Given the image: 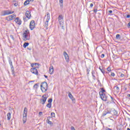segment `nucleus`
<instances>
[{
	"label": "nucleus",
	"mask_w": 130,
	"mask_h": 130,
	"mask_svg": "<svg viewBox=\"0 0 130 130\" xmlns=\"http://www.w3.org/2000/svg\"><path fill=\"white\" fill-rule=\"evenodd\" d=\"M39 115H42V114H43L42 112H40L39 113Z\"/></svg>",
	"instance_id": "obj_46"
},
{
	"label": "nucleus",
	"mask_w": 130,
	"mask_h": 130,
	"mask_svg": "<svg viewBox=\"0 0 130 130\" xmlns=\"http://www.w3.org/2000/svg\"><path fill=\"white\" fill-rule=\"evenodd\" d=\"M25 17H26V18L29 20V19L31 18V12L29 11H27L25 12Z\"/></svg>",
	"instance_id": "obj_13"
},
{
	"label": "nucleus",
	"mask_w": 130,
	"mask_h": 130,
	"mask_svg": "<svg viewBox=\"0 0 130 130\" xmlns=\"http://www.w3.org/2000/svg\"><path fill=\"white\" fill-rule=\"evenodd\" d=\"M127 130H130V128H127Z\"/></svg>",
	"instance_id": "obj_58"
},
{
	"label": "nucleus",
	"mask_w": 130,
	"mask_h": 130,
	"mask_svg": "<svg viewBox=\"0 0 130 130\" xmlns=\"http://www.w3.org/2000/svg\"><path fill=\"white\" fill-rule=\"evenodd\" d=\"M116 39H120V35L117 34L116 36Z\"/></svg>",
	"instance_id": "obj_30"
},
{
	"label": "nucleus",
	"mask_w": 130,
	"mask_h": 130,
	"mask_svg": "<svg viewBox=\"0 0 130 130\" xmlns=\"http://www.w3.org/2000/svg\"><path fill=\"white\" fill-rule=\"evenodd\" d=\"M6 20H7V21H12V20H13V19H12V17H11L10 16H9L8 17H7L6 18Z\"/></svg>",
	"instance_id": "obj_26"
},
{
	"label": "nucleus",
	"mask_w": 130,
	"mask_h": 130,
	"mask_svg": "<svg viewBox=\"0 0 130 130\" xmlns=\"http://www.w3.org/2000/svg\"><path fill=\"white\" fill-rule=\"evenodd\" d=\"M71 129L72 130H76V129H75V127H74V126H71Z\"/></svg>",
	"instance_id": "obj_43"
},
{
	"label": "nucleus",
	"mask_w": 130,
	"mask_h": 130,
	"mask_svg": "<svg viewBox=\"0 0 130 130\" xmlns=\"http://www.w3.org/2000/svg\"><path fill=\"white\" fill-rule=\"evenodd\" d=\"M93 6H94V5L93 4H92V3L90 4V8H93Z\"/></svg>",
	"instance_id": "obj_42"
},
{
	"label": "nucleus",
	"mask_w": 130,
	"mask_h": 130,
	"mask_svg": "<svg viewBox=\"0 0 130 130\" xmlns=\"http://www.w3.org/2000/svg\"><path fill=\"white\" fill-rule=\"evenodd\" d=\"M100 96L103 101H106L107 100V97L105 95V93H100Z\"/></svg>",
	"instance_id": "obj_9"
},
{
	"label": "nucleus",
	"mask_w": 130,
	"mask_h": 130,
	"mask_svg": "<svg viewBox=\"0 0 130 130\" xmlns=\"http://www.w3.org/2000/svg\"><path fill=\"white\" fill-rule=\"evenodd\" d=\"M11 113H7V120H10L11 119Z\"/></svg>",
	"instance_id": "obj_21"
},
{
	"label": "nucleus",
	"mask_w": 130,
	"mask_h": 130,
	"mask_svg": "<svg viewBox=\"0 0 130 130\" xmlns=\"http://www.w3.org/2000/svg\"><path fill=\"white\" fill-rule=\"evenodd\" d=\"M120 77H121V78H123V77H124V74H121L120 75Z\"/></svg>",
	"instance_id": "obj_41"
},
{
	"label": "nucleus",
	"mask_w": 130,
	"mask_h": 130,
	"mask_svg": "<svg viewBox=\"0 0 130 130\" xmlns=\"http://www.w3.org/2000/svg\"><path fill=\"white\" fill-rule=\"evenodd\" d=\"M42 99H41L40 103L41 104H45V102H46V100H47V97L46 96V95H43L42 96Z\"/></svg>",
	"instance_id": "obj_5"
},
{
	"label": "nucleus",
	"mask_w": 130,
	"mask_h": 130,
	"mask_svg": "<svg viewBox=\"0 0 130 130\" xmlns=\"http://www.w3.org/2000/svg\"><path fill=\"white\" fill-rule=\"evenodd\" d=\"M59 3H60V8H63V5L62 4L63 3V0H59Z\"/></svg>",
	"instance_id": "obj_20"
},
{
	"label": "nucleus",
	"mask_w": 130,
	"mask_h": 130,
	"mask_svg": "<svg viewBox=\"0 0 130 130\" xmlns=\"http://www.w3.org/2000/svg\"><path fill=\"white\" fill-rule=\"evenodd\" d=\"M44 76L45 77V78H46V79H47V78H48V76L44 75Z\"/></svg>",
	"instance_id": "obj_50"
},
{
	"label": "nucleus",
	"mask_w": 130,
	"mask_h": 130,
	"mask_svg": "<svg viewBox=\"0 0 130 130\" xmlns=\"http://www.w3.org/2000/svg\"><path fill=\"white\" fill-rule=\"evenodd\" d=\"M108 72H111V69H110V67H108L107 69Z\"/></svg>",
	"instance_id": "obj_37"
},
{
	"label": "nucleus",
	"mask_w": 130,
	"mask_h": 130,
	"mask_svg": "<svg viewBox=\"0 0 130 130\" xmlns=\"http://www.w3.org/2000/svg\"><path fill=\"white\" fill-rule=\"evenodd\" d=\"M10 38H11V39H12V40H15V39H14V36H13V35L10 36Z\"/></svg>",
	"instance_id": "obj_40"
},
{
	"label": "nucleus",
	"mask_w": 130,
	"mask_h": 130,
	"mask_svg": "<svg viewBox=\"0 0 130 130\" xmlns=\"http://www.w3.org/2000/svg\"><path fill=\"white\" fill-rule=\"evenodd\" d=\"M23 20L24 22H27V17L26 16H23Z\"/></svg>",
	"instance_id": "obj_35"
},
{
	"label": "nucleus",
	"mask_w": 130,
	"mask_h": 130,
	"mask_svg": "<svg viewBox=\"0 0 130 130\" xmlns=\"http://www.w3.org/2000/svg\"><path fill=\"white\" fill-rule=\"evenodd\" d=\"M10 17H11V19H12V20H14V19L16 18V15H15V14H13L12 15H10Z\"/></svg>",
	"instance_id": "obj_29"
},
{
	"label": "nucleus",
	"mask_w": 130,
	"mask_h": 130,
	"mask_svg": "<svg viewBox=\"0 0 130 130\" xmlns=\"http://www.w3.org/2000/svg\"><path fill=\"white\" fill-rule=\"evenodd\" d=\"M111 76L112 77H114V76H115V74H114V73H111Z\"/></svg>",
	"instance_id": "obj_39"
},
{
	"label": "nucleus",
	"mask_w": 130,
	"mask_h": 130,
	"mask_svg": "<svg viewBox=\"0 0 130 130\" xmlns=\"http://www.w3.org/2000/svg\"><path fill=\"white\" fill-rule=\"evenodd\" d=\"M126 18H130V15H127L126 16Z\"/></svg>",
	"instance_id": "obj_51"
},
{
	"label": "nucleus",
	"mask_w": 130,
	"mask_h": 130,
	"mask_svg": "<svg viewBox=\"0 0 130 130\" xmlns=\"http://www.w3.org/2000/svg\"><path fill=\"white\" fill-rule=\"evenodd\" d=\"M68 96H69V98H70V99H71L72 102H73V103H75L76 99L74 98V96H73V94H72V93H71V92H69Z\"/></svg>",
	"instance_id": "obj_10"
},
{
	"label": "nucleus",
	"mask_w": 130,
	"mask_h": 130,
	"mask_svg": "<svg viewBox=\"0 0 130 130\" xmlns=\"http://www.w3.org/2000/svg\"><path fill=\"white\" fill-rule=\"evenodd\" d=\"M99 69H100L101 72H102V74H103L104 75V74H105V71L103 69H101V68H100V67Z\"/></svg>",
	"instance_id": "obj_28"
},
{
	"label": "nucleus",
	"mask_w": 130,
	"mask_h": 130,
	"mask_svg": "<svg viewBox=\"0 0 130 130\" xmlns=\"http://www.w3.org/2000/svg\"><path fill=\"white\" fill-rule=\"evenodd\" d=\"M113 114V115H115L116 116H117L118 113L115 109H113L112 111H105L103 113L102 116H105V115H107V114Z\"/></svg>",
	"instance_id": "obj_2"
},
{
	"label": "nucleus",
	"mask_w": 130,
	"mask_h": 130,
	"mask_svg": "<svg viewBox=\"0 0 130 130\" xmlns=\"http://www.w3.org/2000/svg\"><path fill=\"white\" fill-rule=\"evenodd\" d=\"M48 87V85L46 82H44L42 83L41 85V90L43 93H45L47 91V88Z\"/></svg>",
	"instance_id": "obj_4"
},
{
	"label": "nucleus",
	"mask_w": 130,
	"mask_h": 130,
	"mask_svg": "<svg viewBox=\"0 0 130 130\" xmlns=\"http://www.w3.org/2000/svg\"><path fill=\"white\" fill-rule=\"evenodd\" d=\"M47 122L48 124H50V125H52L53 124V123H52L51 121H50L48 119H47Z\"/></svg>",
	"instance_id": "obj_24"
},
{
	"label": "nucleus",
	"mask_w": 130,
	"mask_h": 130,
	"mask_svg": "<svg viewBox=\"0 0 130 130\" xmlns=\"http://www.w3.org/2000/svg\"><path fill=\"white\" fill-rule=\"evenodd\" d=\"M115 88H116V90L117 91V92H118V91H119V87L116 86H115Z\"/></svg>",
	"instance_id": "obj_33"
},
{
	"label": "nucleus",
	"mask_w": 130,
	"mask_h": 130,
	"mask_svg": "<svg viewBox=\"0 0 130 130\" xmlns=\"http://www.w3.org/2000/svg\"><path fill=\"white\" fill-rule=\"evenodd\" d=\"M30 72L32 74H34L35 75H36V76H38V71L36 69V67L35 68H31Z\"/></svg>",
	"instance_id": "obj_7"
},
{
	"label": "nucleus",
	"mask_w": 130,
	"mask_h": 130,
	"mask_svg": "<svg viewBox=\"0 0 130 130\" xmlns=\"http://www.w3.org/2000/svg\"><path fill=\"white\" fill-rule=\"evenodd\" d=\"M22 36L23 41H27V40H30V32H29V30H25L23 32Z\"/></svg>",
	"instance_id": "obj_1"
},
{
	"label": "nucleus",
	"mask_w": 130,
	"mask_h": 130,
	"mask_svg": "<svg viewBox=\"0 0 130 130\" xmlns=\"http://www.w3.org/2000/svg\"><path fill=\"white\" fill-rule=\"evenodd\" d=\"M49 104H51L52 103V99H49L48 101Z\"/></svg>",
	"instance_id": "obj_31"
},
{
	"label": "nucleus",
	"mask_w": 130,
	"mask_h": 130,
	"mask_svg": "<svg viewBox=\"0 0 130 130\" xmlns=\"http://www.w3.org/2000/svg\"><path fill=\"white\" fill-rule=\"evenodd\" d=\"M128 27H130V22L128 23Z\"/></svg>",
	"instance_id": "obj_53"
},
{
	"label": "nucleus",
	"mask_w": 130,
	"mask_h": 130,
	"mask_svg": "<svg viewBox=\"0 0 130 130\" xmlns=\"http://www.w3.org/2000/svg\"><path fill=\"white\" fill-rule=\"evenodd\" d=\"M46 106L48 107V108H51V104L48 103L47 104Z\"/></svg>",
	"instance_id": "obj_32"
},
{
	"label": "nucleus",
	"mask_w": 130,
	"mask_h": 130,
	"mask_svg": "<svg viewBox=\"0 0 130 130\" xmlns=\"http://www.w3.org/2000/svg\"><path fill=\"white\" fill-rule=\"evenodd\" d=\"M9 62L10 67L11 68L12 73V74H14L15 71H14V66H13V62H12V60L10 58L9 59Z\"/></svg>",
	"instance_id": "obj_11"
},
{
	"label": "nucleus",
	"mask_w": 130,
	"mask_h": 130,
	"mask_svg": "<svg viewBox=\"0 0 130 130\" xmlns=\"http://www.w3.org/2000/svg\"><path fill=\"white\" fill-rule=\"evenodd\" d=\"M48 22H49L48 20H46L45 22V27H46V28H47V27H48Z\"/></svg>",
	"instance_id": "obj_27"
},
{
	"label": "nucleus",
	"mask_w": 130,
	"mask_h": 130,
	"mask_svg": "<svg viewBox=\"0 0 130 130\" xmlns=\"http://www.w3.org/2000/svg\"><path fill=\"white\" fill-rule=\"evenodd\" d=\"M12 14H14V11H12L11 10H6L4 11L3 16H8V15H11Z\"/></svg>",
	"instance_id": "obj_8"
},
{
	"label": "nucleus",
	"mask_w": 130,
	"mask_h": 130,
	"mask_svg": "<svg viewBox=\"0 0 130 130\" xmlns=\"http://www.w3.org/2000/svg\"><path fill=\"white\" fill-rule=\"evenodd\" d=\"M111 98L112 100H113V98H112V96H111Z\"/></svg>",
	"instance_id": "obj_57"
},
{
	"label": "nucleus",
	"mask_w": 130,
	"mask_h": 130,
	"mask_svg": "<svg viewBox=\"0 0 130 130\" xmlns=\"http://www.w3.org/2000/svg\"><path fill=\"white\" fill-rule=\"evenodd\" d=\"M105 56V55L104 54H102V55L101 56V58H104Z\"/></svg>",
	"instance_id": "obj_38"
},
{
	"label": "nucleus",
	"mask_w": 130,
	"mask_h": 130,
	"mask_svg": "<svg viewBox=\"0 0 130 130\" xmlns=\"http://www.w3.org/2000/svg\"><path fill=\"white\" fill-rule=\"evenodd\" d=\"M45 17H46V21H49L50 20V14H49L48 12L47 13V15L45 16Z\"/></svg>",
	"instance_id": "obj_17"
},
{
	"label": "nucleus",
	"mask_w": 130,
	"mask_h": 130,
	"mask_svg": "<svg viewBox=\"0 0 130 130\" xmlns=\"http://www.w3.org/2000/svg\"><path fill=\"white\" fill-rule=\"evenodd\" d=\"M63 55L65 57V59L67 62H69V60H70V57H69V55L67 53V52L64 51L63 52Z\"/></svg>",
	"instance_id": "obj_12"
},
{
	"label": "nucleus",
	"mask_w": 130,
	"mask_h": 130,
	"mask_svg": "<svg viewBox=\"0 0 130 130\" xmlns=\"http://www.w3.org/2000/svg\"><path fill=\"white\" fill-rule=\"evenodd\" d=\"M59 26L61 29H64V22H63V16L62 15H60L58 17Z\"/></svg>",
	"instance_id": "obj_3"
},
{
	"label": "nucleus",
	"mask_w": 130,
	"mask_h": 130,
	"mask_svg": "<svg viewBox=\"0 0 130 130\" xmlns=\"http://www.w3.org/2000/svg\"><path fill=\"white\" fill-rule=\"evenodd\" d=\"M14 6H15V7H17L18 6V3H15Z\"/></svg>",
	"instance_id": "obj_47"
},
{
	"label": "nucleus",
	"mask_w": 130,
	"mask_h": 130,
	"mask_svg": "<svg viewBox=\"0 0 130 130\" xmlns=\"http://www.w3.org/2000/svg\"><path fill=\"white\" fill-rule=\"evenodd\" d=\"M34 66H35V63H31V67L32 68H34Z\"/></svg>",
	"instance_id": "obj_45"
},
{
	"label": "nucleus",
	"mask_w": 130,
	"mask_h": 130,
	"mask_svg": "<svg viewBox=\"0 0 130 130\" xmlns=\"http://www.w3.org/2000/svg\"><path fill=\"white\" fill-rule=\"evenodd\" d=\"M15 22H16V23H17V24L18 25H21L22 24V21L20 20V18L19 17H17L15 19Z\"/></svg>",
	"instance_id": "obj_15"
},
{
	"label": "nucleus",
	"mask_w": 130,
	"mask_h": 130,
	"mask_svg": "<svg viewBox=\"0 0 130 130\" xmlns=\"http://www.w3.org/2000/svg\"><path fill=\"white\" fill-rule=\"evenodd\" d=\"M29 2H34V0H29Z\"/></svg>",
	"instance_id": "obj_56"
},
{
	"label": "nucleus",
	"mask_w": 130,
	"mask_h": 130,
	"mask_svg": "<svg viewBox=\"0 0 130 130\" xmlns=\"http://www.w3.org/2000/svg\"><path fill=\"white\" fill-rule=\"evenodd\" d=\"M29 28L30 30H33L35 28V21L34 20H31L29 24Z\"/></svg>",
	"instance_id": "obj_6"
},
{
	"label": "nucleus",
	"mask_w": 130,
	"mask_h": 130,
	"mask_svg": "<svg viewBox=\"0 0 130 130\" xmlns=\"http://www.w3.org/2000/svg\"><path fill=\"white\" fill-rule=\"evenodd\" d=\"M127 96L129 98H130V94H128L127 95Z\"/></svg>",
	"instance_id": "obj_52"
},
{
	"label": "nucleus",
	"mask_w": 130,
	"mask_h": 130,
	"mask_svg": "<svg viewBox=\"0 0 130 130\" xmlns=\"http://www.w3.org/2000/svg\"><path fill=\"white\" fill-rule=\"evenodd\" d=\"M27 112H28V109H27V107H25L24 108L23 116H27Z\"/></svg>",
	"instance_id": "obj_16"
},
{
	"label": "nucleus",
	"mask_w": 130,
	"mask_h": 130,
	"mask_svg": "<svg viewBox=\"0 0 130 130\" xmlns=\"http://www.w3.org/2000/svg\"><path fill=\"white\" fill-rule=\"evenodd\" d=\"M107 130H112L111 128H108Z\"/></svg>",
	"instance_id": "obj_55"
},
{
	"label": "nucleus",
	"mask_w": 130,
	"mask_h": 130,
	"mask_svg": "<svg viewBox=\"0 0 130 130\" xmlns=\"http://www.w3.org/2000/svg\"><path fill=\"white\" fill-rule=\"evenodd\" d=\"M38 64H39L38 63H35V66L36 67Z\"/></svg>",
	"instance_id": "obj_54"
},
{
	"label": "nucleus",
	"mask_w": 130,
	"mask_h": 130,
	"mask_svg": "<svg viewBox=\"0 0 130 130\" xmlns=\"http://www.w3.org/2000/svg\"><path fill=\"white\" fill-rule=\"evenodd\" d=\"M34 88L37 89V88H38V84H35L34 86Z\"/></svg>",
	"instance_id": "obj_36"
},
{
	"label": "nucleus",
	"mask_w": 130,
	"mask_h": 130,
	"mask_svg": "<svg viewBox=\"0 0 130 130\" xmlns=\"http://www.w3.org/2000/svg\"><path fill=\"white\" fill-rule=\"evenodd\" d=\"M101 91H100L99 94H103V93H104V92H105V90L104 88H101Z\"/></svg>",
	"instance_id": "obj_22"
},
{
	"label": "nucleus",
	"mask_w": 130,
	"mask_h": 130,
	"mask_svg": "<svg viewBox=\"0 0 130 130\" xmlns=\"http://www.w3.org/2000/svg\"><path fill=\"white\" fill-rule=\"evenodd\" d=\"M27 116H23V123H26Z\"/></svg>",
	"instance_id": "obj_18"
},
{
	"label": "nucleus",
	"mask_w": 130,
	"mask_h": 130,
	"mask_svg": "<svg viewBox=\"0 0 130 130\" xmlns=\"http://www.w3.org/2000/svg\"><path fill=\"white\" fill-rule=\"evenodd\" d=\"M89 72H90V71L89 70V69H87V74L88 75V74H89Z\"/></svg>",
	"instance_id": "obj_49"
},
{
	"label": "nucleus",
	"mask_w": 130,
	"mask_h": 130,
	"mask_svg": "<svg viewBox=\"0 0 130 130\" xmlns=\"http://www.w3.org/2000/svg\"><path fill=\"white\" fill-rule=\"evenodd\" d=\"M30 4V0H26L24 3V6H27V5H29Z\"/></svg>",
	"instance_id": "obj_19"
},
{
	"label": "nucleus",
	"mask_w": 130,
	"mask_h": 130,
	"mask_svg": "<svg viewBox=\"0 0 130 130\" xmlns=\"http://www.w3.org/2000/svg\"><path fill=\"white\" fill-rule=\"evenodd\" d=\"M93 13H97V9L93 10Z\"/></svg>",
	"instance_id": "obj_44"
},
{
	"label": "nucleus",
	"mask_w": 130,
	"mask_h": 130,
	"mask_svg": "<svg viewBox=\"0 0 130 130\" xmlns=\"http://www.w3.org/2000/svg\"><path fill=\"white\" fill-rule=\"evenodd\" d=\"M0 125H2V124H0Z\"/></svg>",
	"instance_id": "obj_59"
},
{
	"label": "nucleus",
	"mask_w": 130,
	"mask_h": 130,
	"mask_svg": "<svg viewBox=\"0 0 130 130\" xmlns=\"http://www.w3.org/2000/svg\"><path fill=\"white\" fill-rule=\"evenodd\" d=\"M28 45H29V43H24L23 46V48H26Z\"/></svg>",
	"instance_id": "obj_25"
},
{
	"label": "nucleus",
	"mask_w": 130,
	"mask_h": 130,
	"mask_svg": "<svg viewBox=\"0 0 130 130\" xmlns=\"http://www.w3.org/2000/svg\"><path fill=\"white\" fill-rule=\"evenodd\" d=\"M54 71V69H53V66H51L49 68V73L50 75H52V74H53Z\"/></svg>",
	"instance_id": "obj_14"
},
{
	"label": "nucleus",
	"mask_w": 130,
	"mask_h": 130,
	"mask_svg": "<svg viewBox=\"0 0 130 130\" xmlns=\"http://www.w3.org/2000/svg\"><path fill=\"white\" fill-rule=\"evenodd\" d=\"M112 10H109V13H110V14H112Z\"/></svg>",
	"instance_id": "obj_48"
},
{
	"label": "nucleus",
	"mask_w": 130,
	"mask_h": 130,
	"mask_svg": "<svg viewBox=\"0 0 130 130\" xmlns=\"http://www.w3.org/2000/svg\"><path fill=\"white\" fill-rule=\"evenodd\" d=\"M92 76L93 77V80H96V77L95 76V72L94 71L92 72Z\"/></svg>",
	"instance_id": "obj_23"
},
{
	"label": "nucleus",
	"mask_w": 130,
	"mask_h": 130,
	"mask_svg": "<svg viewBox=\"0 0 130 130\" xmlns=\"http://www.w3.org/2000/svg\"><path fill=\"white\" fill-rule=\"evenodd\" d=\"M51 117H55V114L53 112L51 113Z\"/></svg>",
	"instance_id": "obj_34"
}]
</instances>
